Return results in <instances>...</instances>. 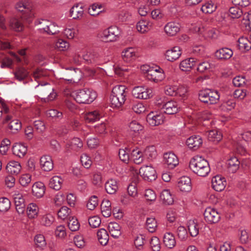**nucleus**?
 <instances>
[{
	"label": "nucleus",
	"instance_id": "obj_22",
	"mask_svg": "<svg viewBox=\"0 0 251 251\" xmlns=\"http://www.w3.org/2000/svg\"><path fill=\"white\" fill-rule=\"evenodd\" d=\"M178 108L176 101L170 100L165 103L163 112L168 115L175 114L178 112Z\"/></svg>",
	"mask_w": 251,
	"mask_h": 251
},
{
	"label": "nucleus",
	"instance_id": "obj_4",
	"mask_svg": "<svg viewBox=\"0 0 251 251\" xmlns=\"http://www.w3.org/2000/svg\"><path fill=\"white\" fill-rule=\"evenodd\" d=\"M219 98L220 95L217 91L205 89L201 91L199 94L200 100L207 105L217 103Z\"/></svg>",
	"mask_w": 251,
	"mask_h": 251
},
{
	"label": "nucleus",
	"instance_id": "obj_52",
	"mask_svg": "<svg viewBox=\"0 0 251 251\" xmlns=\"http://www.w3.org/2000/svg\"><path fill=\"white\" fill-rule=\"evenodd\" d=\"M151 27V25L148 22L144 20L139 22L136 25L137 30L141 33L147 31L150 29Z\"/></svg>",
	"mask_w": 251,
	"mask_h": 251
},
{
	"label": "nucleus",
	"instance_id": "obj_57",
	"mask_svg": "<svg viewBox=\"0 0 251 251\" xmlns=\"http://www.w3.org/2000/svg\"><path fill=\"white\" fill-rule=\"evenodd\" d=\"M80 161L82 166L86 169H89L92 163L90 157L86 153H83L80 157Z\"/></svg>",
	"mask_w": 251,
	"mask_h": 251
},
{
	"label": "nucleus",
	"instance_id": "obj_62",
	"mask_svg": "<svg viewBox=\"0 0 251 251\" xmlns=\"http://www.w3.org/2000/svg\"><path fill=\"white\" fill-rule=\"evenodd\" d=\"M36 245L40 248H43L46 246L47 243L45 238L43 234H38L34 238Z\"/></svg>",
	"mask_w": 251,
	"mask_h": 251
},
{
	"label": "nucleus",
	"instance_id": "obj_40",
	"mask_svg": "<svg viewBox=\"0 0 251 251\" xmlns=\"http://www.w3.org/2000/svg\"><path fill=\"white\" fill-rule=\"evenodd\" d=\"M99 54L95 52H88L83 55V59L88 64L97 63L99 61Z\"/></svg>",
	"mask_w": 251,
	"mask_h": 251
},
{
	"label": "nucleus",
	"instance_id": "obj_54",
	"mask_svg": "<svg viewBox=\"0 0 251 251\" xmlns=\"http://www.w3.org/2000/svg\"><path fill=\"white\" fill-rule=\"evenodd\" d=\"M54 220V217L52 215L47 214L42 217L40 220V223L41 225L44 226H50L53 222Z\"/></svg>",
	"mask_w": 251,
	"mask_h": 251
},
{
	"label": "nucleus",
	"instance_id": "obj_24",
	"mask_svg": "<svg viewBox=\"0 0 251 251\" xmlns=\"http://www.w3.org/2000/svg\"><path fill=\"white\" fill-rule=\"evenodd\" d=\"M105 189L109 194H114L118 189L117 181L113 178L108 179L105 184Z\"/></svg>",
	"mask_w": 251,
	"mask_h": 251
},
{
	"label": "nucleus",
	"instance_id": "obj_5",
	"mask_svg": "<svg viewBox=\"0 0 251 251\" xmlns=\"http://www.w3.org/2000/svg\"><path fill=\"white\" fill-rule=\"evenodd\" d=\"M203 216L205 221L210 224L217 223L221 219L220 213L216 209L211 207H208L205 209Z\"/></svg>",
	"mask_w": 251,
	"mask_h": 251
},
{
	"label": "nucleus",
	"instance_id": "obj_19",
	"mask_svg": "<svg viewBox=\"0 0 251 251\" xmlns=\"http://www.w3.org/2000/svg\"><path fill=\"white\" fill-rule=\"evenodd\" d=\"M45 186L42 182H36L32 185V194L37 198H42L45 193Z\"/></svg>",
	"mask_w": 251,
	"mask_h": 251
},
{
	"label": "nucleus",
	"instance_id": "obj_1",
	"mask_svg": "<svg viewBox=\"0 0 251 251\" xmlns=\"http://www.w3.org/2000/svg\"><path fill=\"white\" fill-rule=\"evenodd\" d=\"M189 168L193 173L201 177L206 176L210 172L208 162L199 155L195 156L191 159Z\"/></svg>",
	"mask_w": 251,
	"mask_h": 251
},
{
	"label": "nucleus",
	"instance_id": "obj_18",
	"mask_svg": "<svg viewBox=\"0 0 251 251\" xmlns=\"http://www.w3.org/2000/svg\"><path fill=\"white\" fill-rule=\"evenodd\" d=\"M181 54L179 47H175L171 50L166 51L165 57L167 60L173 62L179 58Z\"/></svg>",
	"mask_w": 251,
	"mask_h": 251
},
{
	"label": "nucleus",
	"instance_id": "obj_35",
	"mask_svg": "<svg viewBox=\"0 0 251 251\" xmlns=\"http://www.w3.org/2000/svg\"><path fill=\"white\" fill-rule=\"evenodd\" d=\"M145 158L151 160L156 158L157 152L155 147L153 146L147 147L144 151Z\"/></svg>",
	"mask_w": 251,
	"mask_h": 251
},
{
	"label": "nucleus",
	"instance_id": "obj_26",
	"mask_svg": "<svg viewBox=\"0 0 251 251\" xmlns=\"http://www.w3.org/2000/svg\"><path fill=\"white\" fill-rule=\"evenodd\" d=\"M6 169L10 174L17 176L21 171V166L18 162L11 161L7 164Z\"/></svg>",
	"mask_w": 251,
	"mask_h": 251
},
{
	"label": "nucleus",
	"instance_id": "obj_59",
	"mask_svg": "<svg viewBox=\"0 0 251 251\" xmlns=\"http://www.w3.org/2000/svg\"><path fill=\"white\" fill-rule=\"evenodd\" d=\"M31 175L29 174H24L19 178V183L23 187H26L31 182Z\"/></svg>",
	"mask_w": 251,
	"mask_h": 251
},
{
	"label": "nucleus",
	"instance_id": "obj_6",
	"mask_svg": "<svg viewBox=\"0 0 251 251\" xmlns=\"http://www.w3.org/2000/svg\"><path fill=\"white\" fill-rule=\"evenodd\" d=\"M140 174L143 178L148 181L155 180L157 178L155 170L151 166H144L140 169Z\"/></svg>",
	"mask_w": 251,
	"mask_h": 251
},
{
	"label": "nucleus",
	"instance_id": "obj_56",
	"mask_svg": "<svg viewBox=\"0 0 251 251\" xmlns=\"http://www.w3.org/2000/svg\"><path fill=\"white\" fill-rule=\"evenodd\" d=\"M71 212V210L67 206H62L57 212L59 218L64 220L66 219Z\"/></svg>",
	"mask_w": 251,
	"mask_h": 251
},
{
	"label": "nucleus",
	"instance_id": "obj_16",
	"mask_svg": "<svg viewBox=\"0 0 251 251\" xmlns=\"http://www.w3.org/2000/svg\"><path fill=\"white\" fill-rule=\"evenodd\" d=\"M166 33L170 36L176 35L180 30V25L178 23L169 22L164 26Z\"/></svg>",
	"mask_w": 251,
	"mask_h": 251
},
{
	"label": "nucleus",
	"instance_id": "obj_25",
	"mask_svg": "<svg viewBox=\"0 0 251 251\" xmlns=\"http://www.w3.org/2000/svg\"><path fill=\"white\" fill-rule=\"evenodd\" d=\"M240 161L236 157H231L227 160V168L229 173L234 174L239 168Z\"/></svg>",
	"mask_w": 251,
	"mask_h": 251
},
{
	"label": "nucleus",
	"instance_id": "obj_20",
	"mask_svg": "<svg viewBox=\"0 0 251 251\" xmlns=\"http://www.w3.org/2000/svg\"><path fill=\"white\" fill-rule=\"evenodd\" d=\"M130 157L136 164H140L145 159L144 152H142L138 148L130 151Z\"/></svg>",
	"mask_w": 251,
	"mask_h": 251
},
{
	"label": "nucleus",
	"instance_id": "obj_14",
	"mask_svg": "<svg viewBox=\"0 0 251 251\" xmlns=\"http://www.w3.org/2000/svg\"><path fill=\"white\" fill-rule=\"evenodd\" d=\"M202 144V140L199 135H193L186 140V144L188 147L194 151L198 149Z\"/></svg>",
	"mask_w": 251,
	"mask_h": 251
},
{
	"label": "nucleus",
	"instance_id": "obj_47",
	"mask_svg": "<svg viewBox=\"0 0 251 251\" xmlns=\"http://www.w3.org/2000/svg\"><path fill=\"white\" fill-rule=\"evenodd\" d=\"M130 149L129 148H126L125 149H120L119 151V156L121 160L125 163H127L129 158V152Z\"/></svg>",
	"mask_w": 251,
	"mask_h": 251
},
{
	"label": "nucleus",
	"instance_id": "obj_9",
	"mask_svg": "<svg viewBox=\"0 0 251 251\" xmlns=\"http://www.w3.org/2000/svg\"><path fill=\"white\" fill-rule=\"evenodd\" d=\"M133 96L139 99H147L150 98L151 90L144 86L135 87L132 91Z\"/></svg>",
	"mask_w": 251,
	"mask_h": 251
},
{
	"label": "nucleus",
	"instance_id": "obj_23",
	"mask_svg": "<svg viewBox=\"0 0 251 251\" xmlns=\"http://www.w3.org/2000/svg\"><path fill=\"white\" fill-rule=\"evenodd\" d=\"M196 65V59L189 58L182 60L179 64V68L182 71H190Z\"/></svg>",
	"mask_w": 251,
	"mask_h": 251
},
{
	"label": "nucleus",
	"instance_id": "obj_28",
	"mask_svg": "<svg viewBox=\"0 0 251 251\" xmlns=\"http://www.w3.org/2000/svg\"><path fill=\"white\" fill-rule=\"evenodd\" d=\"M108 229L111 236L118 238L122 234L120 226L116 222H111L108 224Z\"/></svg>",
	"mask_w": 251,
	"mask_h": 251
},
{
	"label": "nucleus",
	"instance_id": "obj_17",
	"mask_svg": "<svg viewBox=\"0 0 251 251\" xmlns=\"http://www.w3.org/2000/svg\"><path fill=\"white\" fill-rule=\"evenodd\" d=\"M215 54L216 57L218 59L227 60L233 55V51L228 48H222L217 50Z\"/></svg>",
	"mask_w": 251,
	"mask_h": 251
},
{
	"label": "nucleus",
	"instance_id": "obj_13",
	"mask_svg": "<svg viewBox=\"0 0 251 251\" xmlns=\"http://www.w3.org/2000/svg\"><path fill=\"white\" fill-rule=\"evenodd\" d=\"M41 169L45 172L51 171L53 168V163L52 158L49 155H43L40 160Z\"/></svg>",
	"mask_w": 251,
	"mask_h": 251
},
{
	"label": "nucleus",
	"instance_id": "obj_51",
	"mask_svg": "<svg viewBox=\"0 0 251 251\" xmlns=\"http://www.w3.org/2000/svg\"><path fill=\"white\" fill-rule=\"evenodd\" d=\"M229 16L232 19L239 18L243 15V11L239 7H231L229 9Z\"/></svg>",
	"mask_w": 251,
	"mask_h": 251
},
{
	"label": "nucleus",
	"instance_id": "obj_60",
	"mask_svg": "<svg viewBox=\"0 0 251 251\" xmlns=\"http://www.w3.org/2000/svg\"><path fill=\"white\" fill-rule=\"evenodd\" d=\"M98 205V199L96 196L91 197L87 203V207L88 209L93 210Z\"/></svg>",
	"mask_w": 251,
	"mask_h": 251
},
{
	"label": "nucleus",
	"instance_id": "obj_64",
	"mask_svg": "<svg viewBox=\"0 0 251 251\" xmlns=\"http://www.w3.org/2000/svg\"><path fill=\"white\" fill-rule=\"evenodd\" d=\"M72 148L75 151H77L83 147V143L80 139L74 138L71 141Z\"/></svg>",
	"mask_w": 251,
	"mask_h": 251
},
{
	"label": "nucleus",
	"instance_id": "obj_30",
	"mask_svg": "<svg viewBox=\"0 0 251 251\" xmlns=\"http://www.w3.org/2000/svg\"><path fill=\"white\" fill-rule=\"evenodd\" d=\"M83 8L81 4H77L72 7L70 10V16L74 19H77L82 17Z\"/></svg>",
	"mask_w": 251,
	"mask_h": 251
},
{
	"label": "nucleus",
	"instance_id": "obj_7",
	"mask_svg": "<svg viewBox=\"0 0 251 251\" xmlns=\"http://www.w3.org/2000/svg\"><path fill=\"white\" fill-rule=\"evenodd\" d=\"M119 34L118 27L116 26H111L103 31L102 38L106 42H114L117 40Z\"/></svg>",
	"mask_w": 251,
	"mask_h": 251
},
{
	"label": "nucleus",
	"instance_id": "obj_42",
	"mask_svg": "<svg viewBox=\"0 0 251 251\" xmlns=\"http://www.w3.org/2000/svg\"><path fill=\"white\" fill-rule=\"evenodd\" d=\"M146 228L150 232H154L157 227V222L154 217H149L147 218L146 223Z\"/></svg>",
	"mask_w": 251,
	"mask_h": 251
},
{
	"label": "nucleus",
	"instance_id": "obj_37",
	"mask_svg": "<svg viewBox=\"0 0 251 251\" xmlns=\"http://www.w3.org/2000/svg\"><path fill=\"white\" fill-rule=\"evenodd\" d=\"M9 26L12 29L18 32L21 31L24 29V25L21 20L16 18L10 20Z\"/></svg>",
	"mask_w": 251,
	"mask_h": 251
},
{
	"label": "nucleus",
	"instance_id": "obj_58",
	"mask_svg": "<svg viewBox=\"0 0 251 251\" xmlns=\"http://www.w3.org/2000/svg\"><path fill=\"white\" fill-rule=\"evenodd\" d=\"M150 246L153 251H159L161 247L159 238L156 236L152 237L150 241Z\"/></svg>",
	"mask_w": 251,
	"mask_h": 251
},
{
	"label": "nucleus",
	"instance_id": "obj_21",
	"mask_svg": "<svg viewBox=\"0 0 251 251\" xmlns=\"http://www.w3.org/2000/svg\"><path fill=\"white\" fill-rule=\"evenodd\" d=\"M27 147L21 143H16L12 147L13 154L19 157L24 156L27 152Z\"/></svg>",
	"mask_w": 251,
	"mask_h": 251
},
{
	"label": "nucleus",
	"instance_id": "obj_43",
	"mask_svg": "<svg viewBox=\"0 0 251 251\" xmlns=\"http://www.w3.org/2000/svg\"><path fill=\"white\" fill-rule=\"evenodd\" d=\"M84 118L87 123L92 124L100 119L99 114L97 111H92L87 113Z\"/></svg>",
	"mask_w": 251,
	"mask_h": 251
},
{
	"label": "nucleus",
	"instance_id": "obj_32",
	"mask_svg": "<svg viewBox=\"0 0 251 251\" xmlns=\"http://www.w3.org/2000/svg\"><path fill=\"white\" fill-rule=\"evenodd\" d=\"M160 198L165 204L171 205L174 202V199L169 190H163L160 194Z\"/></svg>",
	"mask_w": 251,
	"mask_h": 251
},
{
	"label": "nucleus",
	"instance_id": "obj_41",
	"mask_svg": "<svg viewBox=\"0 0 251 251\" xmlns=\"http://www.w3.org/2000/svg\"><path fill=\"white\" fill-rule=\"evenodd\" d=\"M39 208L36 204L31 203L27 208V214L30 219L35 218L38 213Z\"/></svg>",
	"mask_w": 251,
	"mask_h": 251
},
{
	"label": "nucleus",
	"instance_id": "obj_31",
	"mask_svg": "<svg viewBox=\"0 0 251 251\" xmlns=\"http://www.w3.org/2000/svg\"><path fill=\"white\" fill-rule=\"evenodd\" d=\"M163 242L165 245L169 249L173 248L176 244L175 236L171 232H166L164 234Z\"/></svg>",
	"mask_w": 251,
	"mask_h": 251
},
{
	"label": "nucleus",
	"instance_id": "obj_2",
	"mask_svg": "<svg viewBox=\"0 0 251 251\" xmlns=\"http://www.w3.org/2000/svg\"><path fill=\"white\" fill-rule=\"evenodd\" d=\"M127 89L124 85H116L112 90L110 97L111 106L112 107H120L125 102L127 94Z\"/></svg>",
	"mask_w": 251,
	"mask_h": 251
},
{
	"label": "nucleus",
	"instance_id": "obj_36",
	"mask_svg": "<svg viewBox=\"0 0 251 251\" xmlns=\"http://www.w3.org/2000/svg\"><path fill=\"white\" fill-rule=\"evenodd\" d=\"M238 42L239 49L242 51H249L251 49V42L247 38L240 37Z\"/></svg>",
	"mask_w": 251,
	"mask_h": 251
},
{
	"label": "nucleus",
	"instance_id": "obj_15",
	"mask_svg": "<svg viewBox=\"0 0 251 251\" xmlns=\"http://www.w3.org/2000/svg\"><path fill=\"white\" fill-rule=\"evenodd\" d=\"M177 186L181 191L189 192L192 188L191 179L188 176H182L178 180Z\"/></svg>",
	"mask_w": 251,
	"mask_h": 251
},
{
	"label": "nucleus",
	"instance_id": "obj_48",
	"mask_svg": "<svg viewBox=\"0 0 251 251\" xmlns=\"http://www.w3.org/2000/svg\"><path fill=\"white\" fill-rule=\"evenodd\" d=\"M42 29L48 34L54 35L59 32L57 26L54 23H50L49 25H46V26L43 27Z\"/></svg>",
	"mask_w": 251,
	"mask_h": 251
},
{
	"label": "nucleus",
	"instance_id": "obj_38",
	"mask_svg": "<svg viewBox=\"0 0 251 251\" xmlns=\"http://www.w3.org/2000/svg\"><path fill=\"white\" fill-rule=\"evenodd\" d=\"M188 229L192 237H196L199 232V227L194 220H190L188 223Z\"/></svg>",
	"mask_w": 251,
	"mask_h": 251
},
{
	"label": "nucleus",
	"instance_id": "obj_44",
	"mask_svg": "<svg viewBox=\"0 0 251 251\" xmlns=\"http://www.w3.org/2000/svg\"><path fill=\"white\" fill-rule=\"evenodd\" d=\"M216 8L217 6L212 1L210 0L202 6L201 10L204 13L211 14L215 11Z\"/></svg>",
	"mask_w": 251,
	"mask_h": 251
},
{
	"label": "nucleus",
	"instance_id": "obj_45",
	"mask_svg": "<svg viewBox=\"0 0 251 251\" xmlns=\"http://www.w3.org/2000/svg\"><path fill=\"white\" fill-rule=\"evenodd\" d=\"M68 226L71 231H75L79 229L80 225L75 217L70 216L68 221Z\"/></svg>",
	"mask_w": 251,
	"mask_h": 251
},
{
	"label": "nucleus",
	"instance_id": "obj_46",
	"mask_svg": "<svg viewBox=\"0 0 251 251\" xmlns=\"http://www.w3.org/2000/svg\"><path fill=\"white\" fill-rule=\"evenodd\" d=\"M14 75L16 79L21 81L27 77L28 72L23 68H19L14 72Z\"/></svg>",
	"mask_w": 251,
	"mask_h": 251
},
{
	"label": "nucleus",
	"instance_id": "obj_49",
	"mask_svg": "<svg viewBox=\"0 0 251 251\" xmlns=\"http://www.w3.org/2000/svg\"><path fill=\"white\" fill-rule=\"evenodd\" d=\"M11 202L8 199L5 197L0 198V211L5 212L10 208Z\"/></svg>",
	"mask_w": 251,
	"mask_h": 251
},
{
	"label": "nucleus",
	"instance_id": "obj_29",
	"mask_svg": "<svg viewBox=\"0 0 251 251\" xmlns=\"http://www.w3.org/2000/svg\"><path fill=\"white\" fill-rule=\"evenodd\" d=\"M111 203L108 200H103L100 205L101 214L104 217H109L111 214Z\"/></svg>",
	"mask_w": 251,
	"mask_h": 251
},
{
	"label": "nucleus",
	"instance_id": "obj_39",
	"mask_svg": "<svg viewBox=\"0 0 251 251\" xmlns=\"http://www.w3.org/2000/svg\"><path fill=\"white\" fill-rule=\"evenodd\" d=\"M62 179L58 176H54L50 178L49 186L51 188L55 190H59L61 187Z\"/></svg>",
	"mask_w": 251,
	"mask_h": 251
},
{
	"label": "nucleus",
	"instance_id": "obj_27",
	"mask_svg": "<svg viewBox=\"0 0 251 251\" xmlns=\"http://www.w3.org/2000/svg\"><path fill=\"white\" fill-rule=\"evenodd\" d=\"M122 56L124 61L130 62L136 58V52L132 48L125 49L122 52Z\"/></svg>",
	"mask_w": 251,
	"mask_h": 251
},
{
	"label": "nucleus",
	"instance_id": "obj_10",
	"mask_svg": "<svg viewBox=\"0 0 251 251\" xmlns=\"http://www.w3.org/2000/svg\"><path fill=\"white\" fill-rule=\"evenodd\" d=\"M164 115L162 113L154 115L153 112L149 113L147 117V121L151 126H160L164 123Z\"/></svg>",
	"mask_w": 251,
	"mask_h": 251
},
{
	"label": "nucleus",
	"instance_id": "obj_12",
	"mask_svg": "<svg viewBox=\"0 0 251 251\" xmlns=\"http://www.w3.org/2000/svg\"><path fill=\"white\" fill-rule=\"evenodd\" d=\"M211 183L212 188L218 192H221L224 190L226 185L225 178L219 175L212 178Z\"/></svg>",
	"mask_w": 251,
	"mask_h": 251
},
{
	"label": "nucleus",
	"instance_id": "obj_53",
	"mask_svg": "<svg viewBox=\"0 0 251 251\" xmlns=\"http://www.w3.org/2000/svg\"><path fill=\"white\" fill-rule=\"evenodd\" d=\"M211 64L207 61H204L198 64L197 71L200 73H207L210 71Z\"/></svg>",
	"mask_w": 251,
	"mask_h": 251
},
{
	"label": "nucleus",
	"instance_id": "obj_3",
	"mask_svg": "<svg viewBox=\"0 0 251 251\" xmlns=\"http://www.w3.org/2000/svg\"><path fill=\"white\" fill-rule=\"evenodd\" d=\"M75 95V100L79 103H90L97 97V93L95 91L86 88L78 90Z\"/></svg>",
	"mask_w": 251,
	"mask_h": 251
},
{
	"label": "nucleus",
	"instance_id": "obj_11",
	"mask_svg": "<svg viewBox=\"0 0 251 251\" xmlns=\"http://www.w3.org/2000/svg\"><path fill=\"white\" fill-rule=\"evenodd\" d=\"M164 163L167 165L168 168L173 169L179 164L177 157L172 152H166L163 155Z\"/></svg>",
	"mask_w": 251,
	"mask_h": 251
},
{
	"label": "nucleus",
	"instance_id": "obj_55",
	"mask_svg": "<svg viewBox=\"0 0 251 251\" xmlns=\"http://www.w3.org/2000/svg\"><path fill=\"white\" fill-rule=\"evenodd\" d=\"M47 114L56 121H59L63 118L62 112L57 109H50L47 111Z\"/></svg>",
	"mask_w": 251,
	"mask_h": 251
},
{
	"label": "nucleus",
	"instance_id": "obj_63",
	"mask_svg": "<svg viewBox=\"0 0 251 251\" xmlns=\"http://www.w3.org/2000/svg\"><path fill=\"white\" fill-rule=\"evenodd\" d=\"M89 224L93 228H96L100 226L101 223L100 218L97 216L90 217L88 219Z\"/></svg>",
	"mask_w": 251,
	"mask_h": 251
},
{
	"label": "nucleus",
	"instance_id": "obj_50",
	"mask_svg": "<svg viewBox=\"0 0 251 251\" xmlns=\"http://www.w3.org/2000/svg\"><path fill=\"white\" fill-rule=\"evenodd\" d=\"M208 138L211 140L219 142L222 138V134L216 129H212L209 131Z\"/></svg>",
	"mask_w": 251,
	"mask_h": 251
},
{
	"label": "nucleus",
	"instance_id": "obj_61",
	"mask_svg": "<svg viewBox=\"0 0 251 251\" xmlns=\"http://www.w3.org/2000/svg\"><path fill=\"white\" fill-rule=\"evenodd\" d=\"M12 197L14 200L15 205L25 204V199L23 195L19 192H14Z\"/></svg>",
	"mask_w": 251,
	"mask_h": 251
},
{
	"label": "nucleus",
	"instance_id": "obj_33",
	"mask_svg": "<svg viewBox=\"0 0 251 251\" xmlns=\"http://www.w3.org/2000/svg\"><path fill=\"white\" fill-rule=\"evenodd\" d=\"M97 237L101 245L105 246L107 244L109 240V235L105 229H100L97 232Z\"/></svg>",
	"mask_w": 251,
	"mask_h": 251
},
{
	"label": "nucleus",
	"instance_id": "obj_8",
	"mask_svg": "<svg viewBox=\"0 0 251 251\" xmlns=\"http://www.w3.org/2000/svg\"><path fill=\"white\" fill-rule=\"evenodd\" d=\"M165 74L162 69H151L147 72V77L149 80L154 82L161 81L165 78Z\"/></svg>",
	"mask_w": 251,
	"mask_h": 251
},
{
	"label": "nucleus",
	"instance_id": "obj_34",
	"mask_svg": "<svg viewBox=\"0 0 251 251\" xmlns=\"http://www.w3.org/2000/svg\"><path fill=\"white\" fill-rule=\"evenodd\" d=\"M16 8L18 11L21 12L27 13L29 17H31L33 15L31 11V5L27 3L22 1L19 2L16 4Z\"/></svg>",
	"mask_w": 251,
	"mask_h": 251
}]
</instances>
